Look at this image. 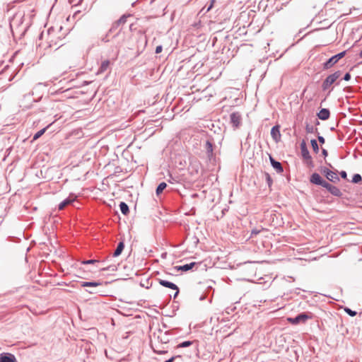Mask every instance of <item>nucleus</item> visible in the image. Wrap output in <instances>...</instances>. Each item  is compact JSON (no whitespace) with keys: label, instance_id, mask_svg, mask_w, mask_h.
Returning <instances> with one entry per match:
<instances>
[{"label":"nucleus","instance_id":"f257e3e1","mask_svg":"<svg viewBox=\"0 0 362 362\" xmlns=\"http://www.w3.org/2000/svg\"><path fill=\"white\" fill-rule=\"evenodd\" d=\"M341 75L340 71H337L332 74L329 75L322 83V89H328Z\"/></svg>","mask_w":362,"mask_h":362},{"label":"nucleus","instance_id":"f03ea898","mask_svg":"<svg viewBox=\"0 0 362 362\" xmlns=\"http://www.w3.org/2000/svg\"><path fill=\"white\" fill-rule=\"evenodd\" d=\"M300 150H301L302 157L305 160L307 165L310 167H313V163L312 158L310 155V153L306 146V144L304 141H302V143L300 144Z\"/></svg>","mask_w":362,"mask_h":362},{"label":"nucleus","instance_id":"7ed1b4c3","mask_svg":"<svg viewBox=\"0 0 362 362\" xmlns=\"http://www.w3.org/2000/svg\"><path fill=\"white\" fill-rule=\"evenodd\" d=\"M321 173L326 177V178L334 183L339 181V177L336 172L332 171L327 168L321 169Z\"/></svg>","mask_w":362,"mask_h":362},{"label":"nucleus","instance_id":"20e7f679","mask_svg":"<svg viewBox=\"0 0 362 362\" xmlns=\"http://www.w3.org/2000/svg\"><path fill=\"white\" fill-rule=\"evenodd\" d=\"M346 54V52L344 51L333 57H332L327 62L324 64V68L328 69L335 64L339 59L343 58Z\"/></svg>","mask_w":362,"mask_h":362},{"label":"nucleus","instance_id":"39448f33","mask_svg":"<svg viewBox=\"0 0 362 362\" xmlns=\"http://www.w3.org/2000/svg\"><path fill=\"white\" fill-rule=\"evenodd\" d=\"M159 284L164 287H166V288H170L173 290H175L176 292L174 295V298H175L178 295L179 289H178V287L175 284H173L170 281H168L167 280H163V279H160Z\"/></svg>","mask_w":362,"mask_h":362},{"label":"nucleus","instance_id":"423d86ee","mask_svg":"<svg viewBox=\"0 0 362 362\" xmlns=\"http://www.w3.org/2000/svg\"><path fill=\"white\" fill-rule=\"evenodd\" d=\"M323 187L326 188L332 194L340 197L341 195V192L337 187L330 185L327 182L326 183H324Z\"/></svg>","mask_w":362,"mask_h":362},{"label":"nucleus","instance_id":"0eeeda50","mask_svg":"<svg viewBox=\"0 0 362 362\" xmlns=\"http://www.w3.org/2000/svg\"><path fill=\"white\" fill-rule=\"evenodd\" d=\"M310 181L313 184L317 185H321L322 187L324 186V183H326V181H325L321 177V176L318 173H313L311 175Z\"/></svg>","mask_w":362,"mask_h":362},{"label":"nucleus","instance_id":"6e6552de","mask_svg":"<svg viewBox=\"0 0 362 362\" xmlns=\"http://www.w3.org/2000/svg\"><path fill=\"white\" fill-rule=\"evenodd\" d=\"M0 362H17L15 356L10 353L0 354Z\"/></svg>","mask_w":362,"mask_h":362},{"label":"nucleus","instance_id":"1a4fd4ad","mask_svg":"<svg viewBox=\"0 0 362 362\" xmlns=\"http://www.w3.org/2000/svg\"><path fill=\"white\" fill-rule=\"evenodd\" d=\"M308 319V316L306 314H300L297 317L294 318H288V321H289L293 325H296L300 322H305Z\"/></svg>","mask_w":362,"mask_h":362},{"label":"nucleus","instance_id":"9d476101","mask_svg":"<svg viewBox=\"0 0 362 362\" xmlns=\"http://www.w3.org/2000/svg\"><path fill=\"white\" fill-rule=\"evenodd\" d=\"M241 120V117L239 113L233 112L230 115V121L235 127H238Z\"/></svg>","mask_w":362,"mask_h":362},{"label":"nucleus","instance_id":"9b49d317","mask_svg":"<svg viewBox=\"0 0 362 362\" xmlns=\"http://www.w3.org/2000/svg\"><path fill=\"white\" fill-rule=\"evenodd\" d=\"M271 135L276 141H278L280 139L281 134L279 126H274L272 127L271 130Z\"/></svg>","mask_w":362,"mask_h":362},{"label":"nucleus","instance_id":"f8f14e48","mask_svg":"<svg viewBox=\"0 0 362 362\" xmlns=\"http://www.w3.org/2000/svg\"><path fill=\"white\" fill-rule=\"evenodd\" d=\"M195 262H192L190 264H187L183 266H177L175 267V269L177 271H182V272H187L189 269H192V267L194 266Z\"/></svg>","mask_w":362,"mask_h":362},{"label":"nucleus","instance_id":"ddd939ff","mask_svg":"<svg viewBox=\"0 0 362 362\" xmlns=\"http://www.w3.org/2000/svg\"><path fill=\"white\" fill-rule=\"evenodd\" d=\"M318 117L320 119L325 120L329 117V111L327 109H322L317 114Z\"/></svg>","mask_w":362,"mask_h":362},{"label":"nucleus","instance_id":"4468645a","mask_svg":"<svg viewBox=\"0 0 362 362\" xmlns=\"http://www.w3.org/2000/svg\"><path fill=\"white\" fill-rule=\"evenodd\" d=\"M270 160L272 166L276 170L278 173L283 172V168L279 162L274 160L272 157L270 158Z\"/></svg>","mask_w":362,"mask_h":362},{"label":"nucleus","instance_id":"2eb2a0df","mask_svg":"<svg viewBox=\"0 0 362 362\" xmlns=\"http://www.w3.org/2000/svg\"><path fill=\"white\" fill-rule=\"evenodd\" d=\"M75 198H68L59 205V210H63L67 205L70 204L74 201Z\"/></svg>","mask_w":362,"mask_h":362},{"label":"nucleus","instance_id":"dca6fc26","mask_svg":"<svg viewBox=\"0 0 362 362\" xmlns=\"http://www.w3.org/2000/svg\"><path fill=\"white\" fill-rule=\"evenodd\" d=\"M124 247V243L122 241V242H120V243L118 244V245H117V248H116L115 251V252H114V253H113V256H114V257H117V256H119V255L122 253V250H123Z\"/></svg>","mask_w":362,"mask_h":362},{"label":"nucleus","instance_id":"f3484780","mask_svg":"<svg viewBox=\"0 0 362 362\" xmlns=\"http://www.w3.org/2000/svg\"><path fill=\"white\" fill-rule=\"evenodd\" d=\"M100 285H102L101 282H88V281H85V282H82V284H81V286H83V287H86V286L96 287V286H100Z\"/></svg>","mask_w":362,"mask_h":362},{"label":"nucleus","instance_id":"a211bd4d","mask_svg":"<svg viewBox=\"0 0 362 362\" xmlns=\"http://www.w3.org/2000/svg\"><path fill=\"white\" fill-rule=\"evenodd\" d=\"M119 207L123 214L127 215L129 213V207L124 202H121L119 204Z\"/></svg>","mask_w":362,"mask_h":362},{"label":"nucleus","instance_id":"6ab92c4d","mask_svg":"<svg viewBox=\"0 0 362 362\" xmlns=\"http://www.w3.org/2000/svg\"><path fill=\"white\" fill-rule=\"evenodd\" d=\"M166 187H167V185L165 182L160 183L156 189V194L159 195L160 194H161L163 192V191L166 188Z\"/></svg>","mask_w":362,"mask_h":362},{"label":"nucleus","instance_id":"aec40b11","mask_svg":"<svg viewBox=\"0 0 362 362\" xmlns=\"http://www.w3.org/2000/svg\"><path fill=\"white\" fill-rule=\"evenodd\" d=\"M129 16V15H123L118 21L115 23V25H119L120 24H124L127 21V18Z\"/></svg>","mask_w":362,"mask_h":362},{"label":"nucleus","instance_id":"412c9836","mask_svg":"<svg viewBox=\"0 0 362 362\" xmlns=\"http://www.w3.org/2000/svg\"><path fill=\"white\" fill-rule=\"evenodd\" d=\"M310 143H311L313 151L315 153H318L319 147H318V145H317V143L316 140L315 139H312Z\"/></svg>","mask_w":362,"mask_h":362},{"label":"nucleus","instance_id":"4be33fe9","mask_svg":"<svg viewBox=\"0 0 362 362\" xmlns=\"http://www.w3.org/2000/svg\"><path fill=\"white\" fill-rule=\"evenodd\" d=\"M110 61H108V60L103 61L102 62V64H101L100 71H105L108 68V66H110Z\"/></svg>","mask_w":362,"mask_h":362},{"label":"nucleus","instance_id":"5701e85b","mask_svg":"<svg viewBox=\"0 0 362 362\" xmlns=\"http://www.w3.org/2000/svg\"><path fill=\"white\" fill-rule=\"evenodd\" d=\"M47 128H44L39 132H37L33 136V140H37L39 139L46 131Z\"/></svg>","mask_w":362,"mask_h":362},{"label":"nucleus","instance_id":"b1692460","mask_svg":"<svg viewBox=\"0 0 362 362\" xmlns=\"http://www.w3.org/2000/svg\"><path fill=\"white\" fill-rule=\"evenodd\" d=\"M206 151H207V152L209 153H210V154L212 153V152H213V145L209 141H207L206 143Z\"/></svg>","mask_w":362,"mask_h":362},{"label":"nucleus","instance_id":"393cba45","mask_svg":"<svg viewBox=\"0 0 362 362\" xmlns=\"http://www.w3.org/2000/svg\"><path fill=\"white\" fill-rule=\"evenodd\" d=\"M361 181V176L359 174H355L352 178L354 183H358Z\"/></svg>","mask_w":362,"mask_h":362},{"label":"nucleus","instance_id":"a878e982","mask_svg":"<svg viewBox=\"0 0 362 362\" xmlns=\"http://www.w3.org/2000/svg\"><path fill=\"white\" fill-rule=\"evenodd\" d=\"M261 232H268V230L267 229H265V228H262V230H260L255 229V230H252L251 235L252 236V235H257V234H259Z\"/></svg>","mask_w":362,"mask_h":362},{"label":"nucleus","instance_id":"bb28decb","mask_svg":"<svg viewBox=\"0 0 362 362\" xmlns=\"http://www.w3.org/2000/svg\"><path fill=\"white\" fill-rule=\"evenodd\" d=\"M345 312L350 316L354 317L356 315V312L351 310V309L346 308H344Z\"/></svg>","mask_w":362,"mask_h":362},{"label":"nucleus","instance_id":"cd10ccee","mask_svg":"<svg viewBox=\"0 0 362 362\" xmlns=\"http://www.w3.org/2000/svg\"><path fill=\"white\" fill-rule=\"evenodd\" d=\"M192 344V341H186L181 343L179 345V347H187V346H190Z\"/></svg>","mask_w":362,"mask_h":362},{"label":"nucleus","instance_id":"c85d7f7f","mask_svg":"<svg viewBox=\"0 0 362 362\" xmlns=\"http://www.w3.org/2000/svg\"><path fill=\"white\" fill-rule=\"evenodd\" d=\"M162 50H163L162 46L161 45H158L156 48V54H159V53H160L162 52Z\"/></svg>","mask_w":362,"mask_h":362},{"label":"nucleus","instance_id":"c756f323","mask_svg":"<svg viewBox=\"0 0 362 362\" xmlns=\"http://www.w3.org/2000/svg\"><path fill=\"white\" fill-rule=\"evenodd\" d=\"M340 175H341V177L342 178H344V179H346L347 174H346V173L345 171H341V172L340 173Z\"/></svg>","mask_w":362,"mask_h":362},{"label":"nucleus","instance_id":"7c9ffc66","mask_svg":"<svg viewBox=\"0 0 362 362\" xmlns=\"http://www.w3.org/2000/svg\"><path fill=\"white\" fill-rule=\"evenodd\" d=\"M351 78V75L349 73H346L344 77L345 81H349Z\"/></svg>","mask_w":362,"mask_h":362},{"label":"nucleus","instance_id":"2f4dec72","mask_svg":"<svg viewBox=\"0 0 362 362\" xmlns=\"http://www.w3.org/2000/svg\"><path fill=\"white\" fill-rule=\"evenodd\" d=\"M318 140L320 141V144H324L325 143V139L323 136H318Z\"/></svg>","mask_w":362,"mask_h":362},{"label":"nucleus","instance_id":"473e14b6","mask_svg":"<svg viewBox=\"0 0 362 362\" xmlns=\"http://www.w3.org/2000/svg\"><path fill=\"white\" fill-rule=\"evenodd\" d=\"M95 262H96L95 260L91 259V260L84 261V262H83V264H92V263H94Z\"/></svg>","mask_w":362,"mask_h":362},{"label":"nucleus","instance_id":"72a5a7b5","mask_svg":"<svg viewBox=\"0 0 362 362\" xmlns=\"http://www.w3.org/2000/svg\"><path fill=\"white\" fill-rule=\"evenodd\" d=\"M214 2H215V0H212V1H211V3L210 4L209 7V8H208V9H207V11H210V10L211 9V8H212V7H213V6H214Z\"/></svg>","mask_w":362,"mask_h":362},{"label":"nucleus","instance_id":"f704fd0d","mask_svg":"<svg viewBox=\"0 0 362 362\" xmlns=\"http://www.w3.org/2000/svg\"><path fill=\"white\" fill-rule=\"evenodd\" d=\"M322 154L324 156H327V150L325 149H322Z\"/></svg>","mask_w":362,"mask_h":362},{"label":"nucleus","instance_id":"c9c22d12","mask_svg":"<svg viewBox=\"0 0 362 362\" xmlns=\"http://www.w3.org/2000/svg\"><path fill=\"white\" fill-rule=\"evenodd\" d=\"M312 130H313V127H307V132H312Z\"/></svg>","mask_w":362,"mask_h":362},{"label":"nucleus","instance_id":"e433bc0d","mask_svg":"<svg viewBox=\"0 0 362 362\" xmlns=\"http://www.w3.org/2000/svg\"><path fill=\"white\" fill-rule=\"evenodd\" d=\"M173 360H174V358H171L170 359H169V360H168V361H166L165 362H173Z\"/></svg>","mask_w":362,"mask_h":362},{"label":"nucleus","instance_id":"4c0bfd02","mask_svg":"<svg viewBox=\"0 0 362 362\" xmlns=\"http://www.w3.org/2000/svg\"><path fill=\"white\" fill-rule=\"evenodd\" d=\"M359 55H360L361 57H362V50L361 51Z\"/></svg>","mask_w":362,"mask_h":362}]
</instances>
